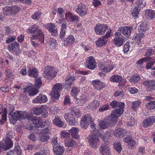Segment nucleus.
I'll return each mask as SVG.
<instances>
[{
    "mask_svg": "<svg viewBox=\"0 0 155 155\" xmlns=\"http://www.w3.org/2000/svg\"><path fill=\"white\" fill-rule=\"evenodd\" d=\"M70 75L67 76L65 79V83L64 87L67 90L71 88L72 83L75 80V77L74 76H70Z\"/></svg>",
    "mask_w": 155,
    "mask_h": 155,
    "instance_id": "24",
    "label": "nucleus"
},
{
    "mask_svg": "<svg viewBox=\"0 0 155 155\" xmlns=\"http://www.w3.org/2000/svg\"><path fill=\"white\" fill-rule=\"evenodd\" d=\"M12 71L11 70L7 69L5 71L6 77L4 81L5 83H7L8 81H12L14 79V77L12 74Z\"/></svg>",
    "mask_w": 155,
    "mask_h": 155,
    "instance_id": "30",
    "label": "nucleus"
},
{
    "mask_svg": "<svg viewBox=\"0 0 155 155\" xmlns=\"http://www.w3.org/2000/svg\"><path fill=\"white\" fill-rule=\"evenodd\" d=\"M28 74L29 76L36 78L38 76V71L35 68H30L28 71Z\"/></svg>",
    "mask_w": 155,
    "mask_h": 155,
    "instance_id": "36",
    "label": "nucleus"
},
{
    "mask_svg": "<svg viewBox=\"0 0 155 155\" xmlns=\"http://www.w3.org/2000/svg\"><path fill=\"white\" fill-rule=\"evenodd\" d=\"M114 36L113 41L116 47H119L123 45L125 42V38L119 32H116L114 34Z\"/></svg>",
    "mask_w": 155,
    "mask_h": 155,
    "instance_id": "5",
    "label": "nucleus"
},
{
    "mask_svg": "<svg viewBox=\"0 0 155 155\" xmlns=\"http://www.w3.org/2000/svg\"><path fill=\"white\" fill-rule=\"evenodd\" d=\"M92 84L94 89L99 91L105 88L106 86L105 83L99 80L96 79L93 81Z\"/></svg>",
    "mask_w": 155,
    "mask_h": 155,
    "instance_id": "18",
    "label": "nucleus"
},
{
    "mask_svg": "<svg viewBox=\"0 0 155 155\" xmlns=\"http://www.w3.org/2000/svg\"><path fill=\"white\" fill-rule=\"evenodd\" d=\"M54 152L57 155H61L64 153V147L60 145L57 146L53 148Z\"/></svg>",
    "mask_w": 155,
    "mask_h": 155,
    "instance_id": "38",
    "label": "nucleus"
},
{
    "mask_svg": "<svg viewBox=\"0 0 155 155\" xmlns=\"http://www.w3.org/2000/svg\"><path fill=\"white\" fill-rule=\"evenodd\" d=\"M107 40L99 38L96 41V45L98 47H101L107 44Z\"/></svg>",
    "mask_w": 155,
    "mask_h": 155,
    "instance_id": "45",
    "label": "nucleus"
},
{
    "mask_svg": "<svg viewBox=\"0 0 155 155\" xmlns=\"http://www.w3.org/2000/svg\"><path fill=\"white\" fill-rule=\"evenodd\" d=\"M151 59H153L151 61L148 62L147 64L146 65V68L147 69H150L154 65V63L155 62V57H151Z\"/></svg>",
    "mask_w": 155,
    "mask_h": 155,
    "instance_id": "57",
    "label": "nucleus"
},
{
    "mask_svg": "<svg viewBox=\"0 0 155 155\" xmlns=\"http://www.w3.org/2000/svg\"><path fill=\"white\" fill-rule=\"evenodd\" d=\"M77 13L80 16H84L87 14V9L84 4L80 3L76 9Z\"/></svg>",
    "mask_w": 155,
    "mask_h": 155,
    "instance_id": "20",
    "label": "nucleus"
},
{
    "mask_svg": "<svg viewBox=\"0 0 155 155\" xmlns=\"http://www.w3.org/2000/svg\"><path fill=\"white\" fill-rule=\"evenodd\" d=\"M138 29L139 32L143 35L144 34L146 31V26L143 23H141L138 26Z\"/></svg>",
    "mask_w": 155,
    "mask_h": 155,
    "instance_id": "53",
    "label": "nucleus"
},
{
    "mask_svg": "<svg viewBox=\"0 0 155 155\" xmlns=\"http://www.w3.org/2000/svg\"><path fill=\"white\" fill-rule=\"evenodd\" d=\"M11 151L12 153L13 152L14 153H15V152L18 155H21L22 153L20 146L18 143L15 144L14 150H11Z\"/></svg>",
    "mask_w": 155,
    "mask_h": 155,
    "instance_id": "48",
    "label": "nucleus"
},
{
    "mask_svg": "<svg viewBox=\"0 0 155 155\" xmlns=\"http://www.w3.org/2000/svg\"><path fill=\"white\" fill-rule=\"evenodd\" d=\"M48 100L46 96L40 94L37 96L32 101L33 103H42L46 102Z\"/></svg>",
    "mask_w": 155,
    "mask_h": 155,
    "instance_id": "26",
    "label": "nucleus"
},
{
    "mask_svg": "<svg viewBox=\"0 0 155 155\" xmlns=\"http://www.w3.org/2000/svg\"><path fill=\"white\" fill-rule=\"evenodd\" d=\"M124 141L127 143L128 148L131 150L135 148L137 143V142L134 140L130 135H128L125 137L124 139Z\"/></svg>",
    "mask_w": 155,
    "mask_h": 155,
    "instance_id": "10",
    "label": "nucleus"
},
{
    "mask_svg": "<svg viewBox=\"0 0 155 155\" xmlns=\"http://www.w3.org/2000/svg\"><path fill=\"white\" fill-rule=\"evenodd\" d=\"M42 14L41 12L39 11H38L32 15L31 18L34 20L38 19L41 17V15Z\"/></svg>",
    "mask_w": 155,
    "mask_h": 155,
    "instance_id": "60",
    "label": "nucleus"
},
{
    "mask_svg": "<svg viewBox=\"0 0 155 155\" xmlns=\"http://www.w3.org/2000/svg\"><path fill=\"white\" fill-rule=\"evenodd\" d=\"M41 135L39 137V140L43 142H46L49 139V136L48 135L41 134Z\"/></svg>",
    "mask_w": 155,
    "mask_h": 155,
    "instance_id": "58",
    "label": "nucleus"
},
{
    "mask_svg": "<svg viewBox=\"0 0 155 155\" xmlns=\"http://www.w3.org/2000/svg\"><path fill=\"white\" fill-rule=\"evenodd\" d=\"M63 88L62 85L60 83L55 84L53 87L52 97L54 99H58L60 96V92Z\"/></svg>",
    "mask_w": 155,
    "mask_h": 155,
    "instance_id": "11",
    "label": "nucleus"
},
{
    "mask_svg": "<svg viewBox=\"0 0 155 155\" xmlns=\"http://www.w3.org/2000/svg\"><path fill=\"white\" fill-rule=\"evenodd\" d=\"M45 27L48 29L52 35L56 36L58 35L57 29L54 23L51 22L47 23L45 25Z\"/></svg>",
    "mask_w": 155,
    "mask_h": 155,
    "instance_id": "14",
    "label": "nucleus"
},
{
    "mask_svg": "<svg viewBox=\"0 0 155 155\" xmlns=\"http://www.w3.org/2000/svg\"><path fill=\"white\" fill-rule=\"evenodd\" d=\"M31 120L36 128H43L47 126V123L46 121H45L43 122L41 118L40 117H33L31 119Z\"/></svg>",
    "mask_w": 155,
    "mask_h": 155,
    "instance_id": "9",
    "label": "nucleus"
},
{
    "mask_svg": "<svg viewBox=\"0 0 155 155\" xmlns=\"http://www.w3.org/2000/svg\"><path fill=\"white\" fill-rule=\"evenodd\" d=\"M3 149L6 150L11 148L13 146V143L11 140L9 138L6 139L5 142L3 143Z\"/></svg>",
    "mask_w": 155,
    "mask_h": 155,
    "instance_id": "33",
    "label": "nucleus"
},
{
    "mask_svg": "<svg viewBox=\"0 0 155 155\" xmlns=\"http://www.w3.org/2000/svg\"><path fill=\"white\" fill-rule=\"evenodd\" d=\"M121 104H124V103L118 102L116 100H113L110 102V105L112 108L114 109L117 107H119V105H121Z\"/></svg>",
    "mask_w": 155,
    "mask_h": 155,
    "instance_id": "47",
    "label": "nucleus"
},
{
    "mask_svg": "<svg viewBox=\"0 0 155 155\" xmlns=\"http://www.w3.org/2000/svg\"><path fill=\"white\" fill-rule=\"evenodd\" d=\"M85 65L86 68L91 70L95 68L97 66V62L93 56H91L88 58L85 62Z\"/></svg>",
    "mask_w": 155,
    "mask_h": 155,
    "instance_id": "8",
    "label": "nucleus"
},
{
    "mask_svg": "<svg viewBox=\"0 0 155 155\" xmlns=\"http://www.w3.org/2000/svg\"><path fill=\"white\" fill-rule=\"evenodd\" d=\"M42 81L41 77H39L35 79V83L34 85L35 87L38 88H39L42 84Z\"/></svg>",
    "mask_w": 155,
    "mask_h": 155,
    "instance_id": "46",
    "label": "nucleus"
},
{
    "mask_svg": "<svg viewBox=\"0 0 155 155\" xmlns=\"http://www.w3.org/2000/svg\"><path fill=\"white\" fill-rule=\"evenodd\" d=\"M81 119L89 124L92 121V118L90 114H87L84 116H83Z\"/></svg>",
    "mask_w": 155,
    "mask_h": 155,
    "instance_id": "52",
    "label": "nucleus"
},
{
    "mask_svg": "<svg viewBox=\"0 0 155 155\" xmlns=\"http://www.w3.org/2000/svg\"><path fill=\"white\" fill-rule=\"evenodd\" d=\"M151 58V57H146L141 58L137 62L136 64L137 66L140 65L141 66V65L143 64L144 62L150 60Z\"/></svg>",
    "mask_w": 155,
    "mask_h": 155,
    "instance_id": "56",
    "label": "nucleus"
},
{
    "mask_svg": "<svg viewBox=\"0 0 155 155\" xmlns=\"http://www.w3.org/2000/svg\"><path fill=\"white\" fill-rule=\"evenodd\" d=\"M113 133L116 137H123L126 134V132L124 129L120 128L115 129Z\"/></svg>",
    "mask_w": 155,
    "mask_h": 155,
    "instance_id": "32",
    "label": "nucleus"
},
{
    "mask_svg": "<svg viewBox=\"0 0 155 155\" xmlns=\"http://www.w3.org/2000/svg\"><path fill=\"white\" fill-rule=\"evenodd\" d=\"M60 17L61 18L58 20V23L59 25L61 24L59 37L61 39H62L64 38L65 35L68 24L66 19L64 18V16Z\"/></svg>",
    "mask_w": 155,
    "mask_h": 155,
    "instance_id": "6",
    "label": "nucleus"
},
{
    "mask_svg": "<svg viewBox=\"0 0 155 155\" xmlns=\"http://www.w3.org/2000/svg\"><path fill=\"white\" fill-rule=\"evenodd\" d=\"M100 141L97 136L95 134L91 135L88 138V142L91 146L95 148L97 147Z\"/></svg>",
    "mask_w": 155,
    "mask_h": 155,
    "instance_id": "13",
    "label": "nucleus"
},
{
    "mask_svg": "<svg viewBox=\"0 0 155 155\" xmlns=\"http://www.w3.org/2000/svg\"><path fill=\"white\" fill-rule=\"evenodd\" d=\"M69 131L73 138L76 139H78L79 138L78 134L79 130L78 128L72 127Z\"/></svg>",
    "mask_w": 155,
    "mask_h": 155,
    "instance_id": "35",
    "label": "nucleus"
},
{
    "mask_svg": "<svg viewBox=\"0 0 155 155\" xmlns=\"http://www.w3.org/2000/svg\"><path fill=\"white\" fill-rule=\"evenodd\" d=\"M143 36V34L139 32L138 34H137L134 35L132 39L134 40L135 42L139 43L140 42L141 39Z\"/></svg>",
    "mask_w": 155,
    "mask_h": 155,
    "instance_id": "43",
    "label": "nucleus"
},
{
    "mask_svg": "<svg viewBox=\"0 0 155 155\" xmlns=\"http://www.w3.org/2000/svg\"><path fill=\"white\" fill-rule=\"evenodd\" d=\"M143 84L147 87V90L149 92L155 90V80L145 81L143 82Z\"/></svg>",
    "mask_w": 155,
    "mask_h": 155,
    "instance_id": "19",
    "label": "nucleus"
},
{
    "mask_svg": "<svg viewBox=\"0 0 155 155\" xmlns=\"http://www.w3.org/2000/svg\"><path fill=\"white\" fill-rule=\"evenodd\" d=\"M31 113L38 115L41 114V117L45 118L48 115V112L47 110L43 107H38L34 108L31 110Z\"/></svg>",
    "mask_w": 155,
    "mask_h": 155,
    "instance_id": "7",
    "label": "nucleus"
},
{
    "mask_svg": "<svg viewBox=\"0 0 155 155\" xmlns=\"http://www.w3.org/2000/svg\"><path fill=\"white\" fill-rule=\"evenodd\" d=\"M73 116L71 112L65 114L64 118L67 121H68L69 125L74 126L77 124L78 122L77 120Z\"/></svg>",
    "mask_w": 155,
    "mask_h": 155,
    "instance_id": "17",
    "label": "nucleus"
},
{
    "mask_svg": "<svg viewBox=\"0 0 155 155\" xmlns=\"http://www.w3.org/2000/svg\"><path fill=\"white\" fill-rule=\"evenodd\" d=\"M89 124L82 119L80 123V126L83 129H86L88 127Z\"/></svg>",
    "mask_w": 155,
    "mask_h": 155,
    "instance_id": "62",
    "label": "nucleus"
},
{
    "mask_svg": "<svg viewBox=\"0 0 155 155\" xmlns=\"http://www.w3.org/2000/svg\"><path fill=\"white\" fill-rule=\"evenodd\" d=\"M91 105L93 109H96L99 107L100 103L98 101L94 100L91 103Z\"/></svg>",
    "mask_w": 155,
    "mask_h": 155,
    "instance_id": "64",
    "label": "nucleus"
},
{
    "mask_svg": "<svg viewBox=\"0 0 155 155\" xmlns=\"http://www.w3.org/2000/svg\"><path fill=\"white\" fill-rule=\"evenodd\" d=\"M124 107L125 104H121V105H119V109H116L113 110L110 115L108 116V118L110 119V122L113 123L114 125L117 123L118 118L123 114Z\"/></svg>",
    "mask_w": 155,
    "mask_h": 155,
    "instance_id": "2",
    "label": "nucleus"
},
{
    "mask_svg": "<svg viewBox=\"0 0 155 155\" xmlns=\"http://www.w3.org/2000/svg\"><path fill=\"white\" fill-rule=\"evenodd\" d=\"M80 92V90L79 88L73 86L72 87L71 94L75 99L78 96V94Z\"/></svg>",
    "mask_w": 155,
    "mask_h": 155,
    "instance_id": "40",
    "label": "nucleus"
},
{
    "mask_svg": "<svg viewBox=\"0 0 155 155\" xmlns=\"http://www.w3.org/2000/svg\"><path fill=\"white\" fill-rule=\"evenodd\" d=\"M56 73L54 71L52 67L47 66L44 69L43 75L45 78L51 80L55 77Z\"/></svg>",
    "mask_w": 155,
    "mask_h": 155,
    "instance_id": "4",
    "label": "nucleus"
},
{
    "mask_svg": "<svg viewBox=\"0 0 155 155\" xmlns=\"http://www.w3.org/2000/svg\"><path fill=\"white\" fill-rule=\"evenodd\" d=\"M65 16L66 19L72 22L75 21H78V20L79 17L78 16L73 15L70 12L66 13Z\"/></svg>",
    "mask_w": 155,
    "mask_h": 155,
    "instance_id": "28",
    "label": "nucleus"
},
{
    "mask_svg": "<svg viewBox=\"0 0 155 155\" xmlns=\"http://www.w3.org/2000/svg\"><path fill=\"white\" fill-rule=\"evenodd\" d=\"M65 145L68 147H72L73 146L75 143L74 140L71 138L65 139L64 141Z\"/></svg>",
    "mask_w": 155,
    "mask_h": 155,
    "instance_id": "44",
    "label": "nucleus"
},
{
    "mask_svg": "<svg viewBox=\"0 0 155 155\" xmlns=\"http://www.w3.org/2000/svg\"><path fill=\"white\" fill-rule=\"evenodd\" d=\"M20 48L19 43L17 41H15L9 45L8 47V50L12 53H14L15 51H18Z\"/></svg>",
    "mask_w": 155,
    "mask_h": 155,
    "instance_id": "27",
    "label": "nucleus"
},
{
    "mask_svg": "<svg viewBox=\"0 0 155 155\" xmlns=\"http://www.w3.org/2000/svg\"><path fill=\"white\" fill-rule=\"evenodd\" d=\"M12 15H15L19 12L21 10L19 7L16 6H11Z\"/></svg>",
    "mask_w": 155,
    "mask_h": 155,
    "instance_id": "59",
    "label": "nucleus"
},
{
    "mask_svg": "<svg viewBox=\"0 0 155 155\" xmlns=\"http://www.w3.org/2000/svg\"><path fill=\"white\" fill-rule=\"evenodd\" d=\"M8 107L9 109L11 108L10 109L11 111L9 113V117L10 122L13 124H15L17 120H20L25 117V112L21 111H16L12 114L15 107L12 105H9Z\"/></svg>",
    "mask_w": 155,
    "mask_h": 155,
    "instance_id": "1",
    "label": "nucleus"
},
{
    "mask_svg": "<svg viewBox=\"0 0 155 155\" xmlns=\"http://www.w3.org/2000/svg\"><path fill=\"white\" fill-rule=\"evenodd\" d=\"M75 39L72 35H69L67 37L63 39L62 40L64 46L68 47L72 45L74 43Z\"/></svg>",
    "mask_w": 155,
    "mask_h": 155,
    "instance_id": "21",
    "label": "nucleus"
},
{
    "mask_svg": "<svg viewBox=\"0 0 155 155\" xmlns=\"http://www.w3.org/2000/svg\"><path fill=\"white\" fill-rule=\"evenodd\" d=\"M53 124L59 127H63L64 126V122L59 117H55L53 120Z\"/></svg>",
    "mask_w": 155,
    "mask_h": 155,
    "instance_id": "39",
    "label": "nucleus"
},
{
    "mask_svg": "<svg viewBox=\"0 0 155 155\" xmlns=\"http://www.w3.org/2000/svg\"><path fill=\"white\" fill-rule=\"evenodd\" d=\"M106 25L98 23L94 27L95 32L98 35L104 34L107 29Z\"/></svg>",
    "mask_w": 155,
    "mask_h": 155,
    "instance_id": "16",
    "label": "nucleus"
},
{
    "mask_svg": "<svg viewBox=\"0 0 155 155\" xmlns=\"http://www.w3.org/2000/svg\"><path fill=\"white\" fill-rule=\"evenodd\" d=\"M147 108L150 110H152L155 108V101H150L146 103Z\"/></svg>",
    "mask_w": 155,
    "mask_h": 155,
    "instance_id": "50",
    "label": "nucleus"
},
{
    "mask_svg": "<svg viewBox=\"0 0 155 155\" xmlns=\"http://www.w3.org/2000/svg\"><path fill=\"white\" fill-rule=\"evenodd\" d=\"M70 136L69 132H67L66 131H62L61 134V138H65L67 139L70 137Z\"/></svg>",
    "mask_w": 155,
    "mask_h": 155,
    "instance_id": "63",
    "label": "nucleus"
},
{
    "mask_svg": "<svg viewBox=\"0 0 155 155\" xmlns=\"http://www.w3.org/2000/svg\"><path fill=\"white\" fill-rule=\"evenodd\" d=\"M98 67L101 71L105 73L110 72L114 68V66L111 64V62L109 60L99 63Z\"/></svg>",
    "mask_w": 155,
    "mask_h": 155,
    "instance_id": "3",
    "label": "nucleus"
},
{
    "mask_svg": "<svg viewBox=\"0 0 155 155\" xmlns=\"http://www.w3.org/2000/svg\"><path fill=\"white\" fill-rule=\"evenodd\" d=\"M11 7H6L3 9L4 14L6 15H12Z\"/></svg>",
    "mask_w": 155,
    "mask_h": 155,
    "instance_id": "51",
    "label": "nucleus"
},
{
    "mask_svg": "<svg viewBox=\"0 0 155 155\" xmlns=\"http://www.w3.org/2000/svg\"><path fill=\"white\" fill-rule=\"evenodd\" d=\"M88 98V97L86 95L83 94H81L80 95L78 96L75 99L76 100L77 105L81 106L87 102Z\"/></svg>",
    "mask_w": 155,
    "mask_h": 155,
    "instance_id": "22",
    "label": "nucleus"
},
{
    "mask_svg": "<svg viewBox=\"0 0 155 155\" xmlns=\"http://www.w3.org/2000/svg\"><path fill=\"white\" fill-rule=\"evenodd\" d=\"M49 126L48 125L45 128L42 129L41 131V134L48 135L50 133Z\"/></svg>",
    "mask_w": 155,
    "mask_h": 155,
    "instance_id": "61",
    "label": "nucleus"
},
{
    "mask_svg": "<svg viewBox=\"0 0 155 155\" xmlns=\"http://www.w3.org/2000/svg\"><path fill=\"white\" fill-rule=\"evenodd\" d=\"M110 119L108 118V116L106 120H100L99 121L98 125L101 130H104L107 128L111 124H114L113 123L110 122Z\"/></svg>",
    "mask_w": 155,
    "mask_h": 155,
    "instance_id": "15",
    "label": "nucleus"
},
{
    "mask_svg": "<svg viewBox=\"0 0 155 155\" xmlns=\"http://www.w3.org/2000/svg\"><path fill=\"white\" fill-rule=\"evenodd\" d=\"M71 111L73 116L77 117H80L82 116V114L80 110L76 107H71Z\"/></svg>",
    "mask_w": 155,
    "mask_h": 155,
    "instance_id": "37",
    "label": "nucleus"
},
{
    "mask_svg": "<svg viewBox=\"0 0 155 155\" xmlns=\"http://www.w3.org/2000/svg\"><path fill=\"white\" fill-rule=\"evenodd\" d=\"M114 149L118 153H121L122 147L120 142L115 143L114 144Z\"/></svg>",
    "mask_w": 155,
    "mask_h": 155,
    "instance_id": "55",
    "label": "nucleus"
},
{
    "mask_svg": "<svg viewBox=\"0 0 155 155\" xmlns=\"http://www.w3.org/2000/svg\"><path fill=\"white\" fill-rule=\"evenodd\" d=\"M100 152L102 155H111V152L109 148L105 145L100 147Z\"/></svg>",
    "mask_w": 155,
    "mask_h": 155,
    "instance_id": "31",
    "label": "nucleus"
},
{
    "mask_svg": "<svg viewBox=\"0 0 155 155\" xmlns=\"http://www.w3.org/2000/svg\"><path fill=\"white\" fill-rule=\"evenodd\" d=\"M141 104V102L139 101L133 102L131 105L132 109L135 111H136Z\"/></svg>",
    "mask_w": 155,
    "mask_h": 155,
    "instance_id": "49",
    "label": "nucleus"
},
{
    "mask_svg": "<svg viewBox=\"0 0 155 155\" xmlns=\"http://www.w3.org/2000/svg\"><path fill=\"white\" fill-rule=\"evenodd\" d=\"M110 80L113 82L119 83L121 82V85H124L125 84L126 80L122 79L121 76L119 75H113L110 78Z\"/></svg>",
    "mask_w": 155,
    "mask_h": 155,
    "instance_id": "25",
    "label": "nucleus"
},
{
    "mask_svg": "<svg viewBox=\"0 0 155 155\" xmlns=\"http://www.w3.org/2000/svg\"><path fill=\"white\" fill-rule=\"evenodd\" d=\"M140 79L139 75L137 74H134L129 80L130 82L132 84L137 82Z\"/></svg>",
    "mask_w": 155,
    "mask_h": 155,
    "instance_id": "42",
    "label": "nucleus"
},
{
    "mask_svg": "<svg viewBox=\"0 0 155 155\" xmlns=\"http://www.w3.org/2000/svg\"><path fill=\"white\" fill-rule=\"evenodd\" d=\"M121 30L122 31L123 34L126 37H129L131 34V32L133 29L132 27H121L120 28Z\"/></svg>",
    "mask_w": 155,
    "mask_h": 155,
    "instance_id": "29",
    "label": "nucleus"
},
{
    "mask_svg": "<svg viewBox=\"0 0 155 155\" xmlns=\"http://www.w3.org/2000/svg\"><path fill=\"white\" fill-rule=\"evenodd\" d=\"M146 2L144 0H137L136 5L137 7L143 8L146 5Z\"/></svg>",
    "mask_w": 155,
    "mask_h": 155,
    "instance_id": "54",
    "label": "nucleus"
},
{
    "mask_svg": "<svg viewBox=\"0 0 155 155\" xmlns=\"http://www.w3.org/2000/svg\"><path fill=\"white\" fill-rule=\"evenodd\" d=\"M155 122V116L150 117L144 119L142 123V126L147 128L152 125Z\"/></svg>",
    "mask_w": 155,
    "mask_h": 155,
    "instance_id": "23",
    "label": "nucleus"
},
{
    "mask_svg": "<svg viewBox=\"0 0 155 155\" xmlns=\"http://www.w3.org/2000/svg\"><path fill=\"white\" fill-rule=\"evenodd\" d=\"M36 34L32 35L30 37L31 40H35L44 43V42L45 35L41 29L36 33Z\"/></svg>",
    "mask_w": 155,
    "mask_h": 155,
    "instance_id": "12",
    "label": "nucleus"
},
{
    "mask_svg": "<svg viewBox=\"0 0 155 155\" xmlns=\"http://www.w3.org/2000/svg\"><path fill=\"white\" fill-rule=\"evenodd\" d=\"M145 15L148 18L153 19L155 18V11L151 9H147L145 12Z\"/></svg>",
    "mask_w": 155,
    "mask_h": 155,
    "instance_id": "41",
    "label": "nucleus"
},
{
    "mask_svg": "<svg viewBox=\"0 0 155 155\" xmlns=\"http://www.w3.org/2000/svg\"><path fill=\"white\" fill-rule=\"evenodd\" d=\"M40 29H39L38 26L34 25L30 26L27 30L26 32L28 33L35 34Z\"/></svg>",
    "mask_w": 155,
    "mask_h": 155,
    "instance_id": "34",
    "label": "nucleus"
}]
</instances>
